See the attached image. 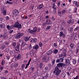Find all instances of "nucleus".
<instances>
[{"instance_id": "nucleus-1", "label": "nucleus", "mask_w": 79, "mask_h": 79, "mask_svg": "<svg viewBox=\"0 0 79 79\" xmlns=\"http://www.w3.org/2000/svg\"><path fill=\"white\" fill-rule=\"evenodd\" d=\"M57 66L55 67L54 70L53 71L54 74H55L56 76H58L60 74L61 72V70L59 69V68L63 67V63H59L56 65Z\"/></svg>"}, {"instance_id": "nucleus-2", "label": "nucleus", "mask_w": 79, "mask_h": 79, "mask_svg": "<svg viewBox=\"0 0 79 79\" xmlns=\"http://www.w3.org/2000/svg\"><path fill=\"white\" fill-rule=\"evenodd\" d=\"M10 29H13V27H16L17 29H21L22 28V25L19 24V21L17 20L15 22V23L14 25H12L10 26Z\"/></svg>"}, {"instance_id": "nucleus-3", "label": "nucleus", "mask_w": 79, "mask_h": 79, "mask_svg": "<svg viewBox=\"0 0 79 79\" xmlns=\"http://www.w3.org/2000/svg\"><path fill=\"white\" fill-rule=\"evenodd\" d=\"M37 28L36 27H35L33 29V30L28 29V30L29 31V32L31 34H35V33H36V31H37Z\"/></svg>"}, {"instance_id": "nucleus-4", "label": "nucleus", "mask_w": 79, "mask_h": 79, "mask_svg": "<svg viewBox=\"0 0 79 79\" xmlns=\"http://www.w3.org/2000/svg\"><path fill=\"white\" fill-rule=\"evenodd\" d=\"M66 52H67V50L66 49H64L62 52L61 53V57L62 58H65L66 56Z\"/></svg>"}, {"instance_id": "nucleus-5", "label": "nucleus", "mask_w": 79, "mask_h": 79, "mask_svg": "<svg viewBox=\"0 0 79 79\" xmlns=\"http://www.w3.org/2000/svg\"><path fill=\"white\" fill-rule=\"evenodd\" d=\"M23 35H24V33H19L16 35L15 36V38L16 39H20L21 37H22Z\"/></svg>"}, {"instance_id": "nucleus-6", "label": "nucleus", "mask_w": 79, "mask_h": 79, "mask_svg": "<svg viewBox=\"0 0 79 79\" xmlns=\"http://www.w3.org/2000/svg\"><path fill=\"white\" fill-rule=\"evenodd\" d=\"M66 12V10H59L58 11V15L59 16H61L63 15V14H64V13Z\"/></svg>"}, {"instance_id": "nucleus-7", "label": "nucleus", "mask_w": 79, "mask_h": 79, "mask_svg": "<svg viewBox=\"0 0 79 79\" xmlns=\"http://www.w3.org/2000/svg\"><path fill=\"white\" fill-rule=\"evenodd\" d=\"M48 60H49V59H48V57L47 56L44 57L42 59V61L43 62H46V63L48 62Z\"/></svg>"}, {"instance_id": "nucleus-8", "label": "nucleus", "mask_w": 79, "mask_h": 79, "mask_svg": "<svg viewBox=\"0 0 79 79\" xmlns=\"http://www.w3.org/2000/svg\"><path fill=\"white\" fill-rule=\"evenodd\" d=\"M37 40V38L31 39L30 41L31 43H36Z\"/></svg>"}, {"instance_id": "nucleus-9", "label": "nucleus", "mask_w": 79, "mask_h": 79, "mask_svg": "<svg viewBox=\"0 0 79 79\" xmlns=\"http://www.w3.org/2000/svg\"><path fill=\"white\" fill-rule=\"evenodd\" d=\"M19 47H20V44L18 43L15 48V51H18L19 50Z\"/></svg>"}, {"instance_id": "nucleus-10", "label": "nucleus", "mask_w": 79, "mask_h": 79, "mask_svg": "<svg viewBox=\"0 0 79 79\" xmlns=\"http://www.w3.org/2000/svg\"><path fill=\"white\" fill-rule=\"evenodd\" d=\"M5 24L4 23H2L0 24V30L2 29H5Z\"/></svg>"}, {"instance_id": "nucleus-11", "label": "nucleus", "mask_w": 79, "mask_h": 79, "mask_svg": "<svg viewBox=\"0 0 79 79\" xmlns=\"http://www.w3.org/2000/svg\"><path fill=\"white\" fill-rule=\"evenodd\" d=\"M19 10H14L12 12L13 15H18V14H19ZM13 14H14V15Z\"/></svg>"}, {"instance_id": "nucleus-12", "label": "nucleus", "mask_w": 79, "mask_h": 79, "mask_svg": "<svg viewBox=\"0 0 79 79\" xmlns=\"http://www.w3.org/2000/svg\"><path fill=\"white\" fill-rule=\"evenodd\" d=\"M32 48L35 50H38L39 49V45L37 44L35 45L34 46L32 47Z\"/></svg>"}, {"instance_id": "nucleus-13", "label": "nucleus", "mask_w": 79, "mask_h": 79, "mask_svg": "<svg viewBox=\"0 0 79 79\" xmlns=\"http://www.w3.org/2000/svg\"><path fill=\"white\" fill-rule=\"evenodd\" d=\"M46 23L48 25H49V24H50L52 23L50 20L49 19H47L46 21Z\"/></svg>"}, {"instance_id": "nucleus-14", "label": "nucleus", "mask_w": 79, "mask_h": 79, "mask_svg": "<svg viewBox=\"0 0 79 79\" xmlns=\"http://www.w3.org/2000/svg\"><path fill=\"white\" fill-rule=\"evenodd\" d=\"M69 24H73L74 23V20L73 19H70V20L67 22Z\"/></svg>"}, {"instance_id": "nucleus-15", "label": "nucleus", "mask_w": 79, "mask_h": 79, "mask_svg": "<svg viewBox=\"0 0 79 79\" xmlns=\"http://www.w3.org/2000/svg\"><path fill=\"white\" fill-rule=\"evenodd\" d=\"M21 44L22 45H23L25 49H27V45H26V44L24 43V42H23Z\"/></svg>"}, {"instance_id": "nucleus-16", "label": "nucleus", "mask_w": 79, "mask_h": 79, "mask_svg": "<svg viewBox=\"0 0 79 79\" xmlns=\"http://www.w3.org/2000/svg\"><path fill=\"white\" fill-rule=\"evenodd\" d=\"M65 63L67 65H69L70 64V62L69 59H66L65 60Z\"/></svg>"}, {"instance_id": "nucleus-17", "label": "nucleus", "mask_w": 79, "mask_h": 79, "mask_svg": "<svg viewBox=\"0 0 79 79\" xmlns=\"http://www.w3.org/2000/svg\"><path fill=\"white\" fill-rule=\"evenodd\" d=\"M0 38L2 37L3 39H6V34H3V35H2V34L0 36Z\"/></svg>"}, {"instance_id": "nucleus-18", "label": "nucleus", "mask_w": 79, "mask_h": 79, "mask_svg": "<svg viewBox=\"0 0 79 79\" xmlns=\"http://www.w3.org/2000/svg\"><path fill=\"white\" fill-rule=\"evenodd\" d=\"M70 47L72 48H75V45L74 44H71L69 45Z\"/></svg>"}, {"instance_id": "nucleus-19", "label": "nucleus", "mask_w": 79, "mask_h": 79, "mask_svg": "<svg viewBox=\"0 0 79 79\" xmlns=\"http://www.w3.org/2000/svg\"><path fill=\"white\" fill-rule=\"evenodd\" d=\"M52 53H53V51H52V50H49L48 52L47 55H51V54H52Z\"/></svg>"}, {"instance_id": "nucleus-20", "label": "nucleus", "mask_w": 79, "mask_h": 79, "mask_svg": "<svg viewBox=\"0 0 79 79\" xmlns=\"http://www.w3.org/2000/svg\"><path fill=\"white\" fill-rule=\"evenodd\" d=\"M24 40L25 41H26V42H27V41L29 40V37H28L26 36L25 37Z\"/></svg>"}, {"instance_id": "nucleus-21", "label": "nucleus", "mask_w": 79, "mask_h": 79, "mask_svg": "<svg viewBox=\"0 0 79 79\" xmlns=\"http://www.w3.org/2000/svg\"><path fill=\"white\" fill-rule=\"evenodd\" d=\"M5 64V60H2L1 62V64L2 66H4Z\"/></svg>"}, {"instance_id": "nucleus-22", "label": "nucleus", "mask_w": 79, "mask_h": 79, "mask_svg": "<svg viewBox=\"0 0 79 79\" xmlns=\"http://www.w3.org/2000/svg\"><path fill=\"white\" fill-rule=\"evenodd\" d=\"M58 52V50L57 49H54L53 50V53L54 54H55V53H57Z\"/></svg>"}, {"instance_id": "nucleus-23", "label": "nucleus", "mask_w": 79, "mask_h": 79, "mask_svg": "<svg viewBox=\"0 0 79 79\" xmlns=\"http://www.w3.org/2000/svg\"><path fill=\"white\" fill-rule=\"evenodd\" d=\"M52 63V65H54L55 63V59L52 60L51 61Z\"/></svg>"}, {"instance_id": "nucleus-24", "label": "nucleus", "mask_w": 79, "mask_h": 79, "mask_svg": "<svg viewBox=\"0 0 79 79\" xmlns=\"http://www.w3.org/2000/svg\"><path fill=\"white\" fill-rule=\"evenodd\" d=\"M64 34H63V31H61L60 32V35L59 36V37H62V36H63V35H64Z\"/></svg>"}, {"instance_id": "nucleus-25", "label": "nucleus", "mask_w": 79, "mask_h": 79, "mask_svg": "<svg viewBox=\"0 0 79 79\" xmlns=\"http://www.w3.org/2000/svg\"><path fill=\"white\" fill-rule=\"evenodd\" d=\"M16 42H13L12 43V46L14 48L16 47Z\"/></svg>"}, {"instance_id": "nucleus-26", "label": "nucleus", "mask_w": 79, "mask_h": 79, "mask_svg": "<svg viewBox=\"0 0 79 79\" xmlns=\"http://www.w3.org/2000/svg\"><path fill=\"white\" fill-rule=\"evenodd\" d=\"M62 77H63V78H65V77H66V74L64 73H62Z\"/></svg>"}, {"instance_id": "nucleus-27", "label": "nucleus", "mask_w": 79, "mask_h": 79, "mask_svg": "<svg viewBox=\"0 0 79 79\" xmlns=\"http://www.w3.org/2000/svg\"><path fill=\"white\" fill-rule=\"evenodd\" d=\"M73 63L74 64H76V60L75 59H73Z\"/></svg>"}, {"instance_id": "nucleus-28", "label": "nucleus", "mask_w": 79, "mask_h": 79, "mask_svg": "<svg viewBox=\"0 0 79 79\" xmlns=\"http://www.w3.org/2000/svg\"><path fill=\"white\" fill-rule=\"evenodd\" d=\"M21 58V56L20 54H19L18 56H17L16 58L17 60H18L19 59V58Z\"/></svg>"}, {"instance_id": "nucleus-29", "label": "nucleus", "mask_w": 79, "mask_h": 79, "mask_svg": "<svg viewBox=\"0 0 79 79\" xmlns=\"http://www.w3.org/2000/svg\"><path fill=\"white\" fill-rule=\"evenodd\" d=\"M43 66V63H40V64L39 67L40 68V69H41V68H42Z\"/></svg>"}, {"instance_id": "nucleus-30", "label": "nucleus", "mask_w": 79, "mask_h": 79, "mask_svg": "<svg viewBox=\"0 0 79 79\" xmlns=\"http://www.w3.org/2000/svg\"><path fill=\"white\" fill-rule=\"evenodd\" d=\"M4 32L5 34H7L8 33V31H7V30H6V29H4Z\"/></svg>"}, {"instance_id": "nucleus-31", "label": "nucleus", "mask_w": 79, "mask_h": 79, "mask_svg": "<svg viewBox=\"0 0 79 79\" xmlns=\"http://www.w3.org/2000/svg\"><path fill=\"white\" fill-rule=\"evenodd\" d=\"M14 66L15 68H17L18 66V63H15L14 64Z\"/></svg>"}, {"instance_id": "nucleus-32", "label": "nucleus", "mask_w": 79, "mask_h": 79, "mask_svg": "<svg viewBox=\"0 0 79 79\" xmlns=\"http://www.w3.org/2000/svg\"><path fill=\"white\" fill-rule=\"evenodd\" d=\"M5 47H6V46L5 45H3L1 46V48L2 50L5 49Z\"/></svg>"}, {"instance_id": "nucleus-33", "label": "nucleus", "mask_w": 79, "mask_h": 79, "mask_svg": "<svg viewBox=\"0 0 79 79\" xmlns=\"http://www.w3.org/2000/svg\"><path fill=\"white\" fill-rule=\"evenodd\" d=\"M2 14L3 15H6V10H4L2 12Z\"/></svg>"}, {"instance_id": "nucleus-34", "label": "nucleus", "mask_w": 79, "mask_h": 79, "mask_svg": "<svg viewBox=\"0 0 79 79\" xmlns=\"http://www.w3.org/2000/svg\"><path fill=\"white\" fill-rule=\"evenodd\" d=\"M30 56H34V53H33V52H30Z\"/></svg>"}, {"instance_id": "nucleus-35", "label": "nucleus", "mask_w": 79, "mask_h": 79, "mask_svg": "<svg viewBox=\"0 0 79 79\" xmlns=\"http://www.w3.org/2000/svg\"><path fill=\"white\" fill-rule=\"evenodd\" d=\"M4 68L3 66H2L1 65H0V69H1V71H3Z\"/></svg>"}, {"instance_id": "nucleus-36", "label": "nucleus", "mask_w": 79, "mask_h": 79, "mask_svg": "<svg viewBox=\"0 0 79 79\" xmlns=\"http://www.w3.org/2000/svg\"><path fill=\"white\" fill-rule=\"evenodd\" d=\"M51 27V26H48L47 28L46 29V31H48V29H50Z\"/></svg>"}, {"instance_id": "nucleus-37", "label": "nucleus", "mask_w": 79, "mask_h": 79, "mask_svg": "<svg viewBox=\"0 0 79 79\" xmlns=\"http://www.w3.org/2000/svg\"><path fill=\"white\" fill-rule=\"evenodd\" d=\"M25 67V65H24V64H23L21 66V67H22L21 70H23V69Z\"/></svg>"}, {"instance_id": "nucleus-38", "label": "nucleus", "mask_w": 79, "mask_h": 79, "mask_svg": "<svg viewBox=\"0 0 79 79\" xmlns=\"http://www.w3.org/2000/svg\"><path fill=\"white\" fill-rule=\"evenodd\" d=\"M67 66V64H64L63 63V67L64 68H66V66Z\"/></svg>"}, {"instance_id": "nucleus-39", "label": "nucleus", "mask_w": 79, "mask_h": 79, "mask_svg": "<svg viewBox=\"0 0 79 79\" xmlns=\"http://www.w3.org/2000/svg\"><path fill=\"white\" fill-rule=\"evenodd\" d=\"M42 7H43L42 5L40 4L39 6V7H38V9H40L41 8H42Z\"/></svg>"}, {"instance_id": "nucleus-40", "label": "nucleus", "mask_w": 79, "mask_h": 79, "mask_svg": "<svg viewBox=\"0 0 79 79\" xmlns=\"http://www.w3.org/2000/svg\"><path fill=\"white\" fill-rule=\"evenodd\" d=\"M46 25L47 23L46 22H44L42 24V26H44H44H46Z\"/></svg>"}, {"instance_id": "nucleus-41", "label": "nucleus", "mask_w": 79, "mask_h": 79, "mask_svg": "<svg viewBox=\"0 0 79 79\" xmlns=\"http://www.w3.org/2000/svg\"><path fill=\"white\" fill-rule=\"evenodd\" d=\"M79 30V27H76L75 29H74V31H78V30Z\"/></svg>"}, {"instance_id": "nucleus-42", "label": "nucleus", "mask_w": 79, "mask_h": 79, "mask_svg": "<svg viewBox=\"0 0 79 79\" xmlns=\"http://www.w3.org/2000/svg\"><path fill=\"white\" fill-rule=\"evenodd\" d=\"M54 47H58V44L56 43H54Z\"/></svg>"}, {"instance_id": "nucleus-43", "label": "nucleus", "mask_w": 79, "mask_h": 79, "mask_svg": "<svg viewBox=\"0 0 79 79\" xmlns=\"http://www.w3.org/2000/svg\"><path fill=\"white\" fill-rule=\"evenodd\" d=\"M6 26H7V28L8 30H9V29H11L10 26L7 25Z\"/></svg>"}, {"instance_id": "nucleus-44", "label": "nucleus", "mask_w": 79, "mask_h": 79, "mask_svg": "<svg viewBox=\"0 0 79 79\" xmlns=\"http://www.w3.org/2000/svg\"><path fill=\"white\" fill-rule=\"evenodd\" d=\"M39 44L40 47H42V46H43V45H42V43L41 42L39 43Z\"/></svg>"}, {"instance_id": "nucleus-45", "label": "nucleus", "mask_w": 79, "mask_h": 79, "mask_svg": "<svg viewBox=\"0 0 79 79\" xmlns=\"http://www.w3.org/2000/svg\"><path fill=\"white\" fill-rule=\"evenodd\" d=\"M56 63H60V61L59 59H57L56 60Z\"/></svg>"}, {"instance_id": "nucleus-46", "label": "nucleus", "mask_w": 79, "mask_h": 79, "mask_svg": "<svg viewBox=\"0 0 79 79\" xmlns=\"http://www.w3.org/2000/svg\"><path fill=\"white\" fill-rule=\"evenodd\" d=\"M59 60L60 61V63L63 62V60L61 58H60Z\"/></svg>"}, {"instance_id": "nucleus-47", "label": "nucleus", "mask_w": 79, "mask_h": 79, "mask_svg": "<svg viewBox=\"0 0 79 79\" xmlns=\"http://www.w3.org/2000/svg\"><path fill=\"white\" fill-rule=\"evenodd\" d=\"M29 48L30 49H31L32 48V45H31V44H29Z\"/></svg>"}, {"instance_id": "nucleus-48", "label": "nucleus", "mask_w": 79, "mask_h": 79, "mask_svg": "<svg viewBox=\"0 0 79 79\" xmlns=\"http://www.w3.org/2000/svg\"><path fill=\"white\" fill-rule=\"evenodd\" d=\"M5 44L6 45H9V43L7 42H6L5 43Z\"/></svg>"}, {"instance_id": "nucleus-49", "label": "nucleus", "mask_w": 79, "mask_h": 79, "mask_svg": "<svg viewBox=\"0 0 79 79\" xmlns=\"http://www.w3.org/2000/svg\"><path fill=\"white\" fill-rule=\"evenodd\" d=\"M6 59H7V60H9L10 59V56H6Z\"/></svg>"}, {"instance_id": "nucleus-50", "label": "nucleus", "mask_w": 79, "mask_h": 79, "mask_svg": "<svg viewBox=\"0 0 79 79\" xmlns=\"http://www.w3.org/2000/svg\"><path fill=\"white\" fill-rule=\"evenodd\" d=\"M13 32V30H10L9 31V33L10 34H11Z\"/></svg>"}, {"instance_id": "nucleus-51", "label": "nucleus", "mask_w": 79, "mask_h": 79, "mask_svg": "<svg viewBox=\"0 0 79 79\" xmlns=\"http://www.w3.org/2000/svg\"><path fill=\"white\" fill-rule=\"evenodd\" d=\"M52 12L53 14V15H54V14H55V13H56V10H53Z\"/></svg>"}, {"instance_id": "nucleus-52", "label": "nucleus", "mask_w": 79, "mask_h": 79, "mask_svg": "<svg viewBox=\"0 0 79 79\" xmlns=\"http://www.w3.org/2000/svg\"><path fill=\"white\" fill-rule=\"evenodd\" d=\"M37 32H40V28H37Z\"/></svg>"}, {"instance_id": "nucleus-53", "label": "nucleus", "mask_w": 79, "mask_h": 79, "mask_svg": "<svg viewBox=\"0 0 79 79\" xmlns=\"http://www.w3.org/2000/svg\"><path fill=\"white\" fill-rule=\"evenodd\" d=\"M44 69L45 70H46V71H47V70L48 69V67H45Z\"/></svg>"}, {"instance_id": "nucleus-54", "label": "nucleus", "mask_w": 79, "mask_h": 79, "mask_svg": "<svg viewBox=\"0 0 79 79\" xmlns=\"http://www.w3.org/2000/svg\"><path fill=\"white\" fill-rule=\"evenodd\" d=\"M1 79H6V77H1Z\"/></svg>"}, {"instance_id": "nucleus-55", "label": "nucleus", "mask_w": 79, "mask_h": 79, "mask_svg": "<svg viewBox=\"0 0 79 79\" xmlns=\"http://www.w3.org/2000/svg\"><path fill=\"white\" fill-rule=\"evenodd\" d=\"M6 21H8V19H9V17H8V16L6 17Z\"/></svg>"}, {"instance_id": "nucleus-56", "label": "nucleus", "mask_w": 79, "mask_h": 79, "mask_svg": "<svg viewBox=\"0 0 79 79\" xmlns=\"http://www.w3.org/2000/svg\"><path fill=\"white\" fill-rule=\"evenodd\" d=\"M7 3H8V4H9L10 5V2H9V1H6V4H7Z\"/></svg>"}, {"instance_id": "nucleus-57", "label": "nucleus", "mask_w": 79, "mask_h": 79, "mask_svg": "<svg viewBox=\"0 0 79 79\" xmlns=\"http://www.w3.org/2000/svg\"><path fill=\"white\" fill-rule=\"evenodd\" d=\"M5 73L6 74H8V71L7 70H6L5 71Z\"/></svg>"}, {"instance_id": "nucleus-58", "label": "nucleus", "mask_w": 79, "mask_h": 79, "mask_svg": "<svg viewBox=\"0 0 79 79\" xmlns=\"http://www.w3.org/2000/svg\"><path fill=\"white\" fill-rule=\"evenodd\" d=\"M74 79H78V76H77L75 77H73Z\"/></svg>"}, {"instance_id": "nucleus-59", "label": "nucleus", "mask_w": 79, "mask_h": 79, "mask_svg": "<svg viewBox=\"0 0 79 79\" xmlns=\"http://www.w3.org/2000/svg\"><path fill=\"white\" fill-rule=\"evenodd\" d=\"M65 23H66V22H65V21H63L62 23V24L63 25H64V24H65Z\"/></svg>"}, {"instance_id": "nucleus-60", "label": "nucleus", "mask_w": 79, "mask_h": 79, "mask_svg": "<svg viewBox=\"0 0 79 79\" xmlns=\"http://www.w3.org/2000/svg\"><path fill=\"white\" fill-rule=\"evenodd\" d=\"M64 31L65 34L67 33L66 29H64Z\"/></svg>"}, {"instance_id": "nucleus-61", "label": "nucleus", "mask_w": 79, "mask_h": 79, "mask_svg": "<svg viewBox=\"0 0 79 79\" xmlns=\"http://www.w3.org/2000/svg\"><path fill=\"white\" fill-rule=\"evenodd\" d=\"M74 4H75L76 5H77V1H74Z\"/></svg>"}, {"instance_id": "nucleus-62", "label": "nucleus", "mask_w": 79, "mask_h": 79, "mask_svg": "<svg viewBox=\"0 0 79 79\" xmlns=\"http://www.w3.org/2000/svg\"><path fill=\"white\" fill-rule=\"evenodd\" d=\"M31 71H34V68H32V67H31Z\"/></svg>"}, {"instance_id": "nucleus-63", "label": "nucleus", "mask_w": 79, "mask_h": 79, "mask_svg": "<svg viewBox=\"0 0 79 79\" xmlns=\"http://www.w3.org/2000/svg\"><path fill=\"white\" fill-rule=\"evenodd\" d=\"M32 15H33L32 14H31L30 15H28V16L29 17H30V18H31V17H32Z\"/></svg>"}, {"instance_id": "nucleus-64", "label": "nucleus", "mask_w": 79, "mask_h": 79, "mask_svg": "<svg viewBox=\"0 0 79 79\" xmlns=\"http://www.w3.org/2000/svg\"><path fill=\"white\" fill-rule=\"evenodd\" d=\"M10 53L11 55H12V54H13V51H11L10 52Z\"/></svg>"}]
</instances>
